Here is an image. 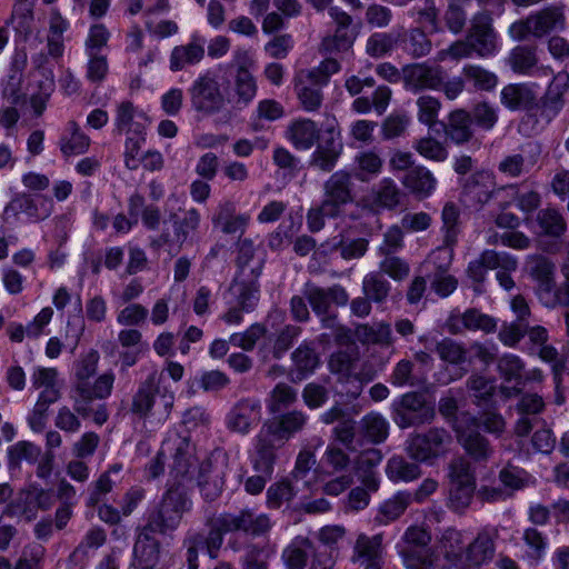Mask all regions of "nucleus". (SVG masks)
<instances>
[{"label": "nucleus", "mask_w": 569, "mask_h": 569, "mask_svg": "<svg viewBox=\"0 0 569 569\" xmlns=\"http://www.w3.org/2000/svg\"><path fill=\"white\" fill-rule=\"evenodd\" d=\"M163 451H169L172 456L168 487L183 489L190 493L202 470V462L196 455L194 445L189 438L173 433L163 441Z\"/></svg>", "instance_id": "1"}, {"label": "nucleus", "mask_w": 569, "mask_h": 569, "mask_svg": "<svg viewBox=\"0 0 569 569\" xmlns=\"http://www.w3.org/2000/svg\"><path fill=\"white\" fill-rule=\"evenodd\" d=\"M161 381V373L157 370L151 371L133 392L128 405V412L138 419H147L154 415L153 409L159 400L158 421L163 423L173 408L174 395L162 387Z\"/></svg>", "instance_id": "2"}, {"label": "nucleus", "mask_w": 569, "mask_h": 569, "mask_svg": "<svg viewBox=\"0 0 569 569\" xmlns=\"http://www.w3.org/2000/svg\"><path fill=\"white\" fill-rule=\"evenodd\" d=\"M192 508V500L187 490L168 487L158 505L149 512L143 527L158 535L176 531L184 516Z\"/></svg>", "instance_id": "3"}, {"label": "nucleus", "mask_w": 569, "mask_h": 569, "mask_svg": "<svg viewBox=\"0 0 569 569\" xmlns=\"http://www.w3.org/2000/svg\"><path fill=\"white\" fill-rule=\"evenodd\" d=\"M431 533L422 526H410L396 548L406 569H436L439 556L430 546Z\"/></svg>", "instance_id": "4"}, {"label": "nucleus", "mask_w": 569, "mask_h": 569, "mask_svg": "<svg viewBox=\"0 0 569 569\" xmlns=\"http://www.w3.org/2000/svg\"><path fill=\"white\" fill-rule=\"evenodd\" d=\"M565 20L563 6L552 4L531 13L523 20L513 22L509 33L517 41L525 40L529 36L541 38L550 32L562 30Z\"/></svg>", "instance_id": "5"}, {"label": "nucleus", "mask_w": 569, "mask_h": 569, "mask_svg": "<svg viewBox=\"0 0 569 569\" xmlns=\"http://www.w3.org/2000/svg\"><path fill=\"white\" fill-rule=\"evenodd\" d=\"M391 417L399 428L407 429L430 423L436 411L422 393L410 391L393 400Z\"/></svg>", "instance_id": "6"}, {"label": "nucleus", "mask_w": 569, "mask_h": 569, "mask_svg": "<svg viewBox=\"0 0 569 569\" xmlns=\"http://www.w3.org/2000/svg\"><path fill=\"white\" fill-rule=\"evenodd\" d=\"M180 212L181 214L170 216L173 234L171 236L166 231L151 241V246L156 249L167 246L170 256L178 254L182 246L198 232L201 222V214L196 208H189Z\"/></svg>", "instance_id": "7"}, {"label": "nucleus", "mask_w": 569, "mask_h": 569, "mask_svg": "<svg viewBox=\"0 0 569 569\" xmlns=\"http://www.w3.org/2000/svg\"><path fill=\"white\" fill-rule=\"evenodd\" d=\"M451 443V435L445 428L435 427L411 435L407 440V452L416 461L428 462L443 456Z\"/></svg>", "instance_id": "8"}, {"label": "nucleus", "mask_w": 569, "mask_h": 569, "mask_svg": "<svg viewBox=\"0 0 569 569\" xmlns=\"http://www.w3.org/2000/svg\"><path fill=\"white\" fill-rule=\"evenodd\" d=\"M457 439L466 452L476 461L486 462L493 453L489 440L480 433L476 417L463 416L453 423Z\"/></svg>", "instance_id": "9"}, {"label": "nucleus", "mask_w": 569, "mask_h": 569, "mask_svg": "<svg viewBox=\"0 0 569 569\" xmlns=\"http://www.w3.org/2000/svg\"><path fill=\"white\" fill-rule=\"evenodd\" d=\"M192 108L203 114L219 112L224 106V97L214 77L209 73L197 78L188 90Z\"/></svg>", "instance_id": "10"}, {"label": "nucleus", "mask_w": 569, "mask_h": 569, "mask_svg": "<svg viewBox=\"0 0 569 569\" xmlns=\"http://www.w3.org/2000/svg\"><path fill=\"white\" fill-rule=\"evenodd\" d=\"M353 201L351 174L345 170L332 173L323 184V209L337 218L343 212L346 204Z\"/></svg>", "instance_id": "11"}, {"label": "nucleus", "mask_w": 569, "mask_h": 569, "mask_svg": "<svg viewBox=\"0 0 569 569\" xmlns=\"http://www.w3.org/2000/svg\"><path fill=\"white\" fill-rule=\"evenodd\" d=\"M220 523L223 529L231 532H243L252 538L264 537L272 528V522L268 515L258 513L250 508H244L237 512H222Z\"/></svg>", "instance_id": "12"}, {"label": "nucleus", "mask_w": 569, "mask_h": 569, "mask_svg": "<svg viewBox=\"0 0 569 569\" xmlns=\"http://www.w3.org/2000/svg\"><path fill=\"white\" fill-rule=\"evenodd\" d=\"M445 69L439 64L412 63L402 68V81L407 90L415 93L423 90H439Z\"/></svg>", "instance_id": "13"}, {"label": "nucleus", "mask_w": 569, "mask_h": 569, "mask_svg": "<svg viewBox=\"0 0 569 569\" xmlns=\"http://www.w3.org/2000/svg\"><path fill=\"white\" fill-rule=\"evenodd\" d=\"M497 527L482 528L476 538L466 545L461 560V569H476L491 561L495 555V540L498 538Z\"/></svg>", "instance_id": "14"}, {"label": "nucleus", "mask_w": 569, "mask_h": 569, "mask_svg": "<svg viewBox=\"0 0 569 569\" xmlns=\"http://www.w3.org/2000/svg\"><path fill=\"white\" fill-rule=\"evenodd\" d=\"M495 176L489 170H479L471 173L462 182L461 200L473 209H481L493 197Z\"/></svg>", "instance_id": "15"}, {"label": "nucleus", "mask_w": 569, "mask_h": 569, "mask_svg": "<svg viewBox=\"0 0 569 569\" xmlns=\"http://www.w3.org/2000/svg\"><path fill=\"white\" fill-rule=\"evenodd\" d=\"M261 403L254 398L240 399L227 415L226 425L231 432L248 435L261 420Z\"/></svg>", "instance_id": "16"}, {"label": "nucleus", "mask_w": 569, "mask_h": 569, "mask_svg": "<svg viewBox=\"0 0 569 569\" xmlns=\"http://www.w3.org/2000/svg\"><path fill=\"white\" fill-rule=\"evenodd\" d=\"M308 419L303 411L291 410L267 420L261 428L277 439L279 446H283L296 433L305 429Z\"/></svg>", "instance_id": "17"}, {"label": "nucleus", "mask_w": 569, "mask_h": 569, "mask_svg": "<svg viewBox=\"0 0 569 569\" xmlns=\"http://www.w3.org/2000/svg\"><path fill=\"white\" fill-rule=\"evenodd\" d=\"M497 328V320L489 315L482 313L476 308L467 309L465 312H452L447 320V329L452 335L462 333L465 330L493 332Z\"/></svg>", "instance_id": "18"}, {"label": "nucleus", "mask_w": 569, "mask_h": 569, "mask_svg": "<svg viewBox=\"0 0 569 569\" xmlns=\"http://www.w3.org/2000/svg\"><path fill=\"white\" fill-rule=\"evenodd\" d=\"M303 296L309 301L317 316L329 312L330 303L346 306L349 301L348 292L340 284L321 288L312 283H307L303 289Z\"/></svg>", "instance_id": "19"}, {"label": "nucleus", "mask_w": 569, "mask_h": 569, "mask_svg": "<svg viewBox=\"0 0 569 569\" xmlns=\"http://www.w3.org/2000/svg\"><path fill=\"white\" fill-rule=\"evenodd\" d=\"M467 37L476 54L488 57L496 51V34L492 29V19L488 13L480 12L473 17Z\"/></svg>", "instance_id": "20"}, {"label": "nucleus", "mask_w": 569, "mask_h": 569, "mask_svg": "<svg viewBox=\"0 0 569 569\" xmlns=\"http://www.w3.org/2000/svg\"><path fill=\"white\" fill-rule=\"evenodd\" d=\"M257 280L251 277L236 276L224 295L227 306H238L246 312L252 311L259 300Z\"/></svg>", "instance_id": "21"}, {"label": "nucleus", "mask_w": 569, "mask_h": 569, "mask_svg": "<svg viewBox=\"0 0 569 569\" xmlns=\"http://www.w3.org/2000/svg\"><path fill=\"white\" fill-rule=\"evenodd\" d=\"M31 387L39 390L37 399L56 403L62 396L63 380L56 368L38 366L31 373Z\"/></svg>", "instance_id": "22"}, {"label": "nucleus", "mask_w": 569, "mask_h": 569, "mask_svg": "<svg viewBox=\"0 0 569 569\" xmlns=\"http://www.w3.org/2000/svg\"><path fill=\"white\" fill-rule=\"evenodd\" d=\"M211 221L222 233L241 236L249 226L250 214L237 212L236 203L226 200L219 203Z\"/></svg>", "instance_id": "23"}, {"label": "nucleus", "mask_w": 569, "mask_h": 569, "mask_svg": "<svg viewBox=\"0 0 569 569\" xmlns=\"http://www.w3.org/2000/svg\"><path fill=\"white\" fill-rule=\"evenodd\" d=\"M156 532L142 527L133 546L132 566L137 569H153L160 561V542Z\"/></svg>", "instance_id": "24"}, {"label": "nucleus", "mask_w": 569, "mask_h": 569, "mask_svg": "<svg viewBox=\"0 0 569 569\" xmlns=\"http://www.w3.org/2000/svg\"><path fill=\"white\" fill-rule=\"evenodd\" d=\"M500 102L511 111H531L538 106V93L532 84L510 83L501 89Z\"/></svg>", "instance_id": "25"}, {"label": "nucleus", "mask_w": 569, "mask_h": 569, "mask_svg": "<svg viewBox=\"0 0 569 569\" xmlns=\"http://www.w3.org/2000/svg\"><path fill=\"white\" fill-rule=\"evenodd\" d=\"M281 447L277 439L261 428L256 437L254 455L252 457L254 471L272 476L277 461V450Z\"/></svg>", "instance_id": "26"}, {"label": "nucleus", "mask_w": 569, "mask_h": 569, "mask_svg": "<svg viewBox=\"0 0 569 569\" xmlns=\"http://www.w3.org/2000/svg\"><path fill=\"white\" fill-rule=\"evenodd\" d=\"M48 201L41 196L32 197L27 193L16 194L4 207L3 217L6 220L18 218L20 212L26 213L34 220H43L50 214V209L46 207Z\"/></svg>", "instance_id": "27"}, {"label": "nucleus", "mask_w": 569, "mask_h": 569, "mask_svg": "<svg viewBox=\"0 0 569 569\" xmlns=\"http://www.w3.org/2000/svg\"><path fill=\"white\" fill-rule=\"evenodd\" d=\"M505 268L507 270H517L518 262L516 258L506 253L497 252L493 250H486L479 259L473 260L468 266V276L478 283H481L486 278L488 269Z\"/></svg>", "instance_id": "28"}, {"label": "nucleus", "mask_w": 569, "mask_h": 569, "mask_svg": "<svg viewBox=\"0 0 569 569\" xmlns=\"http://www.w3.org/2000/svg\"><path fill=\"white\" fill-rule=\"evenodd\" d=\"M459 208L453 202L445 204L441 213L443 244L433 251V259L445 256V259L452 260L453 247L457 244L459 229Z\"/></svg>", "instance_id": "29"}, {"label": "nucleus", "mask_w": 569, "mask_h": 569, "mask_svg": "<svg viewBox=\"0 0 569 569\" xmlns=\"http://www.w3.org/2000/svg\"><path fill=\"white\" fill-rule=\"evenodd\" d=\"M443 131L446 138L455 144L461 146L471 141L475 130L470 112L462 108L452 110L448 114Z\"/></svg>", "instance_id": "30"}, {"label": "nucleus", "mask_w": 569, "mask_h": 569, "mask_svg": "<svg viewBox=\"0 0 569 569\" xmlns=\"http://www.w3.org/2000/svg\"><path fill=\"white\" fill-rule=\"evenodd\" d=\"M439 546L447 561L442 569H461L466 549L462 532L455 528H447L439 538Z\"/></svg>", "instance_id": "31"}, {"label": "nucleus", "mask_w": 569, "mask_h": 569, "mask_svg": "<svg viewBox=\"0 0 569 569\" xmlns=\"http://www.w3.org/2000/svg\"><path fill=\"white\" fill-rule=\"evenodd\" d=\"M497 369L499 375L507 382L515 381V387H501V392L510 398L520 391L522 385V373L525 370V363L520 357L511 353H506L497 360Z\"/></svg>", "instance_id": "32"}, {"label": "nucleus", "mask_w": 569, "mask_h": 569, "mask_svg": "<svg viewBox=\"0 0 569 569\" xmlns=\"http://www.w3.org/2000/svg\"><path fill=\"white\" fill-rule=\"evenodd\" d=\"M224 472L218 467H213L211 461H202V470L196 479L194 486H198L202 497L207 501L216 500L222 492L224 486Z\"/></svg>", "instance_id": "33"}, {"label": "nucleus", "mask_w": 569, "mask_h": 569, "mask_svg": "<svg viewBox=\"0 0 569 569\" xmlns=\"http://www.w3.org/2000/svg\"><path fill=\"white\" fill-rule=\"evenodd\" d=\"M402 184L415 196L427 198L436 189L437 179L425 166H415L402 178Z\"/></svg>", "instance_id": "34"}, {"label": "nucleus", "mask_w": 569, "mask_h": 569, "mask_svg": "<svg viewBox=\"0 0 569 569\" xmlns=\"http://www.w3.org/2000/svg\"><path fill=\"white\" fill-rule=\"evenodd\" d=\"M292 367L290 375L292 381H301L312 375L319 366V356L308 343H301L291 353Z\"/></svg>", "instance_id": "35"}, {"label": "nucleus", "mask_w": 569, "mask_h": 569, "mask_svg": "<svg viewBox=\"0 0 569 569\" xmlns=\"http://www.w3.org/2000/svg\"><path fill=\"white\" fill-rule=\"evenodd\" d=\"M382 455L380 450L371 448L363 450L356 459V470L363 486L371 490L377 491L379 488V480L373 469L381 462Z\"/></svg>", "instance_id": "36"}, {"label": "nucleus", "mask_w": 569, "mask_h": 569, "mask_svg": "<svg viewBox=\"0 0 569 569\" xmlns=\"http://www.w3.org/2000/svg\"><path fill=\"white\" fill-rule=\"evenodd\" d=\"M238 277H251L258 279L263 267V259L254 257V246L250 239L238 241Z\"/></svg>", "instance_id": "37"}, {"label": "nucleus", "mask_w": 569, "mask_h": 569, "mask_svg": "<svg viewBox=\"0 0 569 569\" xmlns=\"http://www.w3.org/2000/svg\"><path fill=\"white\" fill-rule=\"evenodd\" d=\"M382 539L381 533L372 537L360 535L355 543L352 561L360 565L381 562Z\"/></svg>", "instance_id": "38"}, {"label": "nucleus", "mask_w": 569, "mask_h": 569, "mask_svg": "<svg viewBox=\"0 0 569 569\" xmlns=\"http://www.w3.org/2000/svg\"><path fill=\"white\" fill-rule=\"evenodd\" d=\"M287 134L291 143L299 150H308L319 140V129L309 119L292 122L288 128Z\"/></svg>", "instance_id": "39"}, {"label": "nucleus", "mask_w": 569, "mask_h": 569, "mask_svg": "<svg viewBox=\"0 0 569 569\" xmlns=\"http://www.w3.org/2000/svg\"><path fill=\"white\" fill-rule=\"evenodd\" d=\"M412 501V493L408 491H399L391 498L383 501L378 510L376 521L381 525L397 520Z\"/></svg>", "instance_id": "40"}, {"label": "nucleus", "mask_w": 569, "mask_h": 569, "mask_svg": "<svg viewBox=\"0 0 569 569\" xmlns=\"http://www.w3.org/2000/svg\"><path fill=\"white\" fill-rule=\"evenodd\" d=\"M204 57V48L197 42H190L184 46H177L170 54V70L176 72L188 66L199 63Z\"/></svg>", "instance_id": "41"}, {"label": "nucleus", "mask_w": 569, "mask_h": 569, "mask_svg": "<svg viewBox=\"0 0 569 569\" xmlns=\"http://www.w3.org/2000/svg\"><path fill=\"white\" fill-rule=\"evenodd\" d=\"M315 551V543L308 538L296 539L282 552L287 569H305L307 560Z\"/></svg>", "instance_id": "42"}, {"label": "nucleus", "mask_w": 569, "mask_h": 569, "mask_svg": "<svg viewBox=\"0 0 569 569\" xmlns=\"http://www.w3.org/2000/svg\"><path fill=\"white\" fill-rule=\"evenodd\" d=\"M530 276L537 281L536 295L539 297L553 284L555 264L546 257L536 256L528 262Z\"/></svg>", "instance_id": "43"}, {"label": "nucleus", "mask_w": 569, "mask_h": 569, "mask_svg": "<svg viewBox=\"0 0 569 569\" xmlns=\"http://www.w3.org/2000/svg\"><path fill=\"white\" fill-rule=\"evenodd\" d=\"M114 379V373L108 371L100 375L93 383L89 381L73 387V392L84 399H106L112 392Z\"/></svg>", "instance_id": "44"}, {"label": "nucleus", "mask_w": 569, "mask_h": 569, "mask_svg": "<svg viewBox=\"0 0 569 569\" xmlns=\"http://www.w3.org/2000/svg\"><path fill=\"white\" fill-rule=\"evenodd\" d=\"M355 164V177L362 182H368L381 172L383 161L378 153L368 150L356 156Z\"/></svg>", "instance_id": "45"}, {"label": "nucleus", "mask_w": 569, "mask_h": 569, "mask_svg": "<svg viewBox=\"0 0 569 569\" xmlns=\"http://www.w3.org/2000/svg\"><path fill=\"white\" fill-rule=\"evenodd\" d=\"M274 547L269 542L248 543L242 560V569H269V559Z\"/></svg>", "instance_id": "46"}, {"label": "nucleus", "mask_w": 569, "mask_h": 569, "mask_svg": "<svg viewBox=\"0 0 569 569\" xmlns=\"http://www.w3.org/2000/svg\"><path fill=\"white\" fill-rule=\"evenodd\" d=\"M430 262H432L438 268V272L435 274V278L431 282L432 289L440 297H448L457 289L458 284V281L453 276L447 274V270L451 260L445 259V256H440V258L433 259L432 253L430 257Z\"/></svg>", "instance_id": "47"}, {"label": "nucleus", "mask_w": 569, "mask_h": 569, "mask_svg": "<svg viewBox=\"0 0 569 569\" xmlns=\"http://www.w3.org/2000/svg\"><path fill=\"white\" fill-rule=\"evenodd\" d=\"M27 62V56L24 53L16 54L12 68L7 79L2 84V93L3 96L12 103H17L19 101V92L21 88L22 81V70Z\"/></svg>", "instance_id": "48"}, {"label": "nucleus", "mask_w": 569, "mask_h": 569, "mask_svg": "<svg viewBox=\"0 0 569 569\" xmlns=\"http://www.w3.org/2000/svg\"><path fill=\"white\" fill-rule=\"evenodd\" d=\"M537 223L541 232L552 238H560L567 230L563 216L555 208H545L537 213Z\"/></svg>", "instance_id": "49"}, {"label": "nucleus", "mask_w": 569, "mask_h": 569, "mask_svg": "<svg viewBox=\"0 0 569 569\" xmlns=\"http://www.w3.org/2000/svg\"><path fill=\"white\" fill-rule=\"evenodd\" d=\"M391 290L390 282L378 271H371L362 280L363 293L376 303H383Z\"/></svg>", "instance_id": "50"}, {"label": "nucleus", "mask_w": 569, "mask_h": 569, "mask_svg": "<svg viewBox=\"0 0 569 569\" xmlns=\"http://www.w3.org/2000/svg\"><path fill=\"white\" fill-rule=\"evenodd\" d=\"M386 472L392 481H412L421 476L419 465L409 462L401 456L389 459Z\"/></svg>", "instance_id": "51"}, {"label": "nucleus", "mask_w": 569, "mask_h": 569, "mask_svg": "<svg viewBox=\"0 0 569 569\" xmlns=\"http://www.w3.org/2000/svg\"><path fill=\"white\" fill-rule=\"evenodd\" d=\"M68 131L70 137H63L60 141L61 152L67 157L84 153L90 146L89 137L80 130L74 121L68 123Z\"/></svg>", "instance_id": "52"}, {"label": "nucleus", "mask_w": 569, "mask_h": 569, "mask_svg": "<svg viewBox=\"0 0 569 569\" xmlns=\"http://www.w3.org/2000/svg\"><path fill=\"white\" fill-rule=\"evenodd\" d=\"M41 455V449L30 441H18L8 449V463L10 468L20 467L22 461L36 463Z\"/></svg>", "instance_id": "53"}, {"label": "nucleus", "mask_w": 569, "mask_h": 569, "mask_svg": "<svg viewBox=\"0 0 569 569\" xmlns=\"http://www.w3.org/2000/svg\"><path fill=\"white\" fill-rule=\"evenodd\" d=\"M297 401V391L284 382L276 385L270 391L266 403L270 413L274 415Z\"/></svg>", "instance_id": "54"}, {"label": "nucleus", "mask_w": 569, "mask_h": 569, "mask_svg": "<svg viewBox=\"0 0 569 569\" xmlns=\"http://www.w3.org/2000/svg\"><path fill=\"white\" fill-rule=\"evenodd\" d=\"M356 332L359 339L369 343L389 347L393 342L391 327L386 322H379L373 326L361 325L357 328Z\"/></svg>", "instance_id": "55"}, {"label": "nucleus", "mask_w": 569, "mask_h": 569, "mask_svg": "<svg viewBox=\"0 0 569 569\" xmlns=\"http://www.w3.org/2000/svg\"><path fill=\"white\" fill-rule=\"evenodd\" d=\"M535 164V160H527L521 153L505 156L498 163V171L508 178H519L528 173Z\"/></svg>", "instance_id": "56"}, {"label": "nucleus", "mask_w": 569, "mask_h": 569, "mask_svg": "<svg viewBox=\"0 0 569 569\" xmlns=\"http://www.w3.org/2000/svg\"><path fill=\"white\" fill-rule=\"evenodd\" d=\"M365 437L372 443L383 442L389 433L388 421L379 413H369L361 420Z\"/></svg>", "instance_id": "57"}, {"label": "nucleus", "mask_w": 569, "mask_h": 569, "mask_svg": "<svg viewBox=\"0 0 569 569\" xmlns=\"http://www.w3.org/2000/svg\"><path fill=\"white\" fill-rule=\"evenodd\" d=\"M462 74L477 90L490 91L498 84V77L480 66L467 64L462 69Z\"/></svg>", "instance_id": "58"}, {"label": "nucleus", "mask_w": 569, "mask_h": 569, "mask_svg": "<svg viewBox=\"0 0 569 569\" xmlns=\"http://www.w3.org/2000/svg\"><path fill=\"white\" fill-rule=\"evenodd\" d=\"M435 351L442 361L451 365H460L467 359V349L461 342L451 338H443L435 346Z\"/></svg>", "instance_id": "59"}, {"label": "nucleus", "mask_w": 569, "mask_h": 569, "mask_svg": "<svg viewBox=\"0 0 569 569\" xmlns=\"http://www.w3.org/2000/svg\"><path fill=\"white\" fill-rule=\"evenodd\" d=\"M383 258L379 262V271L381 274L390 277L395 281H403L410 273L409 263L392 254H381Z\"/></svg>", "instance_id": "60"}, {"label": "nucleus", "mask_w": 569, "mask_h": 569, "mask_svg": "<svg viewBox=\"0 0 569 569\" xmlns=\"http://www.w3.org/2000/svg\"><path fill=\"white\" fill-rule=\"evenodd\" d=\"M413 149L423 158L442 162L448 158L447 148L432 137H423L413 142Z\"/></svg>", "instance_id": "61"}, {"label": "nucleus", "mask_w": 569, "mask_h": 569, "mask_svg": "<svg viewBox=\"0 0 569 569\" xmlns=\"http://www.w3.org/2000/svg\"><path fill=\"white\" fill-rule=\"evenodd\" d=\"M562 92L558 90L557 84L552 82L543 97L539 109V116L547 122H550L562 109Z\"/></svg>", "instance_id": "62"}, {"label": "nucleus", "mask_w": 569, "mask_h": 569, "mask_svg": "<svg viewBox=\"0 0 569 569\" xmlns=\"http://www.w3.org/2000/svg\"><path fill=\"white\" fill-rule=\"evenodd\" d=\"M182 546L186 549L187 569H198L199 551L204 548V535L199 531L189 530L183 538Z\"/></svg>", "instance_id": "63"}, {"label": "nucleus", "mask_w": 569, "mask_h": 569, "mask_svg": "<svg viewBox=\"0 0 569 569\" xmlns=\"http://www.w3.org/2000/svg\"><path fill=\"white\" fill-rule=\"evenodd\" d=\"M565 276L566 281L561 286L556 288L553 283L538 297L545 307L551 309L558 306L569 307V271H566Z\"/></svg>", "instance_id": "64"}]
</instances>
